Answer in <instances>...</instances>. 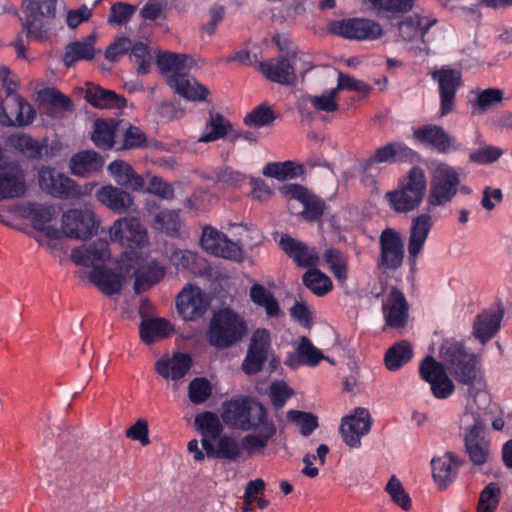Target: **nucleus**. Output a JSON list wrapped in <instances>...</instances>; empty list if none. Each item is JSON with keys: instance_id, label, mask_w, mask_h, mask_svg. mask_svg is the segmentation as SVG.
I'll use <instances>...</instances> for the list:
<instances>
[{"instance_id": "nucleus-53", "label": "nucleus", "mask_w": 512, "mask_h": 512, "mask_svg": "<svg viewBox=\"0 0 512 512\" xmlns=\"http://www.w3.org/2000/svg\"><path fill=\"white\" fill-rule=\"evenodd\" d=\"M384 491L396 506L404 511L411 509L412 500L398 477L395 475L390 476Z\"/></svg>"}, {"instance_id": "nucleus-60", "label": "nucleus", "mask_w": 512, "mask_h": 512, "mask_svg": "<svg viewBox=\"0 0 512 512\" xmlns=\"http://www.w3.org/2000/svg\"><path fill=\"white\" fill-rule=\"evenodd\" d=\"M212 384L203 377L193 379L188 385V397L194 404H202L212 395Z\"/></svg>"}, {"instance_id": "nucleus-59", "label": "nucleus", "mask_w": 512, "mask_h": 512, "mask_svg": "<svg viewBox=\"0 0 512 512\" xmlns=\"http://www.w3.org/2000/svg\"><path fill=\"white\" fill-rule=\"evenodd\" d=\"M324 261L329 265L333 275L340 281L345 282L348 277L346 257L338 250L328 249L325 251Z\"/></svg>"}, {"instance_id": "nucleus-14", "label": "nucleus", "mask_w": 512, "mask_h": 512, "mask_svg": "<svg viewBox=\"0 0 512 512\" xmlns=\"http://www.w3.org/2000/svg\"><path fill=\"white\" fill-rule=\"evenodd\" d=\"M412 138L417 143L431 147L439 153H450L462 150V144L445 131L441 126L426 124L415 127Z\"/></svg>"}, {"instance_id": "nucleus-10", "label": "nucleus", "mask_w": 512, "mask_h": 512, "mask_svg": "<svg viewBox=\"0 0 512 512\" xmlns=\"http://www.w3.org/2000/svg\"><path fill=\"white\" fill-rule=\"evenodd\" d=\"M112 242L126 247L132 255L136 248L148 245L149 239L146 228L135 217H122L114 221L109 229Z\"/></svg>"}, {"instance_id": "nucleus-25", "label": "nucleus", "mask_w": 512, "mask_h": 512, "mask_svg": "<svg viewBox=\"0 0 512 512\" xmlns=\"http://www.w3.org/2000/svg\"><path fill=\"white\" fill-rule=\"evenodd\" d=\"M202 447L208 457H216L229 461L237 460L241 457L243 452L247 453L249 456L258 453L249 452L243 444V438L239 441L237 438L230 435L220 436L216 445H214L211 440L205 439L202 441Z\"/></svg>"}, {"instance_id": "nucleus-19", "label": "nucleus", "mask_w": 512, "mask_h": 512, "mask_svg": "<svg viewBox=\"0 0 512 512\" xmlns=\"http://www.w3.org/2000/svg\"><path fill=\"white\" fill-rule=\"evenodd\" d=\"M300 63H303L302 57L292 54L275 61L261 62L259 69L269 80L282 85H291L295 82L296 71L300 68Z\"/></svg>"}, {"instance_id": "nucleus-23", "label": "nucleus", "mask_w": 512, "mask_h": 512, "mask_svg": "<svg viewBox=\"0 0 512 512\" xmlns=\"http://www.w3.org/2000/svg\"><path fill=\"white\" fill-rule=\"evenodd\" d=\"M380 267L385 270H396L402 265L404 245L398 232L386 229L380 236Z\"/></svg>"}, {"instance_id": "nucleus-9", "label": "nucleus", "mask_w": 512, "mask_h": 512, "mask_svg": "<svg viewBox=\"0 0 512 512\" xmlns=\"http://www.w3.org/2000/svg\"><path fill=\"white\" fill-rule=\"evenodd\" d=\"M372 417L368 409L356 407L342 417L339 433L342 441L351 449L362 446V438L369 434L372 427Z\"/></svg>"}, {"instance_id": "nucleus-35", "label": "nucleus", "mask_w": 512, "mask_h": 512, "mask_svg": "<svg viewBox=\"0 0 512 512\" xmlns=\"http://www.w3.org/2000/svg\"><path fill=\"white\" fill-rule=\"evenodd\" d=\"M97 34L91 33L82 40H76L66 45L63 62L67 67L74 65L80 60H92L98 50L95 47Z\"/></svg>"}, {"instance_id": "nucleus-11", "label": "nucleus", "mask_w": 512, "mask_h": 512, "mask_svg": "<svg viewBox=\"0 0 512 512\" xmlns=\"http://www.w3.org/2000/svg\"><path fill=\"white\" fill-rule=\"evenodd\" d=\"M57 0H24L25 29L30 37L43 38L54 17Z\"/></svg>"}, {"instance_id": "nucleus-62", "label": "nucleus", "mask_w": 512, "mask_h": 512, "mask_svg": "<svg viewBox=\"0 0 512 512\" xmlns=\"http://www.w3.org/2000/svg\"><path fill=\"white\" fill-rule=\"evenodd\" d=\"M500 488L496 483H489L480 493L478 512H495L499 504Z\"/></svg>"}, {"instance_id": "nucleus-40", "label": "nucleus", "mask_w": 512, "mask_h": 512, "mask_svg": "<svg viewBox=\"0 0 512 512\" xmlns=\"http://www.w3.org/2000/svg\"><path fill=\"white\" fill-rule=\"evenodd\" d=\"M465 431V444L469 458L474 465H482L489 458V444L481 436L482 428L463 429Z\"/></svg>"}, {"instance_id": "nucleus-41", "label": "nucleus", "mask_w": 512, "mask_h": 512, "mask_svg": "<svg viewBox=\"0 0 512 512\" xmlns=\"http://www.w3.org/2000/svg\"><path fill=\"white\" fill-rule=\"evenodd\" d=\"M12 100L16 105V111L11 112V116L6 113L0 100V124L4 126H25L30 124L35 117V111L32 106L19 95H14Z\"/></svg>"}, {"instance_id": "nucleus-2", "label": "nucleus", "mask_w": 512, "mask_h": 512, "mask_svg": "<svg viewBox=\"0 0 512 512\" xmlns=\"http://www.w3.org/2000/svg\"><path fill=\"white\" fill-rule=\"evenodd\" d=\"M221 419L228 427L250 431L243 437L249 452H263L277 432L276 424L267 408L248 396H234L221 405Z\"/></svg>"}, {"instance_id": "nucleus-56", "label": "nucleus", "mask_w": 512, "mask_h": 512, "mask_svg": "<svg viewBox=\"0 0 512 512\" xmlns=\"http://www.w3.org/2000/svg\"><path fill=\"white\" fill-rule=\"evenodd\" d=\"M302 281L317 296H323L332 289L330 278L318 269H310L305 272Z\"/></svg>"}, {"instance_id": "nucleus-64", "label": "nucleus", "mask_w": 512, "mask_h": 512, "mask_svg": "<svg viewBox=\"0 0 512 512\" xmlns=\"http://www.w3.org/2000/svg\"><path fill=\"white\" fill-rule=\"evenodd\" d=\"M263 174L279 180L294 178L297 175V167L293 162H273L263 168Z\"/></svg>"}, {"instance_id": "nucleus-51", "label": "nucleus", "mask_w": 512, "mask_h": 512, "mask_svg": "<svg viewBox=\"0 0 512 512\" xmlns=\"http://www.w3.org/2000/svg\"><path fill=\"white\" fill-rule=\"evenodd\" d=\"M338 89L336 87L322 91L320 94L306 95L305 101L309 103L317 112H336L339 108L337 97Z\"/></svg>"}, {"instance_id": "nucleus-58", "label": "nucleus", "mask_w": 512, "mask_h": 512, "mask_svg": "<svg viewBox=\"0 0 512 512\" xmlns=\"http://www.w3.org/2000/svg\"><path fill=\"white\" fill-rule=\"evenodd\" d=\"M287 418L295 425L302 436H309L318 427V418L309 412L289 410Z\"/></svg>"}, {"instance_id": "nucleus-5", "label": "nucleus", "mask_w": 512, "mask_h": 512, "mask_svg": "<svg viewBox=\"0 0 512 512\" xmlns=\"http://www.w3.org/2000/svg\"><path fill=\"white\" fill-rule=\"evenodd\" d=\"M426 188L424 171L420 167H412L401 179L398 188L386 193V199L395 211L407 213L421 204Z\"/></svg>"}, {"instance_id": "nucleus-3", "label": "nucleus", "mask_w": 512, "mask_h": 512, "mask_svg": "<svg viewBox=\"0 0 512 512\" xmlns=\"http://www.w3.org/2000/svg\"><path fill=\"white\" fill-rule=\"evenodd\" d=\"M430 183L426 203L429 209L447 207L459 192L462 178L458 168L434 160L429 167Z\"/></svg>"}, {"instance_id": "nucleus-63", "label": "nucleus", "mask_w": 512, "mask_h": 512, "mask_svg": "<svg viewBox=\"0 0 512 512\" xmlns=\"http://www.w3.org/2000/svg\"><path fill=\"white\" fill-rule=\"evenodd\" d=\"M130 56L135 60L139 61L137 71L141 74H146L152 64L153 55L151 49L144 42L138 41L133 45L131 44Z\"/></svg>"}, {"instance_id": "nucleus-13", "label": "nucleus", "mask_w": 512, "mask_h": 512, "mask_svg": "<svg viewBox=\"0 0 512 512\" xmlns=\"http://www.w3.org/2000/svg\"><path fill=\"white\" fill-rule=\"evenodd\" d=\"M26 192V181L19 165L6 158L0 148V201L22 197Z\"/></svg>"}, {"instance_id": "nucleus-46", "label": "nucleus", "mask_w": 512, "mask_h": 512, "mask_svg": "<svg viewBox=\"0 0 512 512\" xmlns=\"http://www.w3.org/2000/svg\"><path fill=\"white\" fill-rule=\"evenodd\" d=\"M39 184L43 190L51 194L65 197L70 184V178L56 170L43 167L39 171Z\"/></svg>"}, {"instance_id": "nucleus-57", "label": "nucleus", "mask_w": 512, "mask_h": 512, "mask_svg": "<svg viewBox=\"0 0 512 512\" xmlns=\"http://www.w3.org/2000/svg\"><path fill=\"white\" fill-rule=\"evenodd\" d=\"M152 227L168 235H175L181 227V219L175 211H160L155 215Z\"/></svg>"}, {"instance_id": "nucleus-21", "label": "nucleus", "mask_w": 512, "mask_h": 512, "mask_svg": "<svg viewBox=\"0 0 512 512\" xmlns=\"http://www.w3.org/2000/svg\"><path fill=\"white\" fill-rule=\"evenodd\" d=\"M177 311L184 320H196L204 315L209 305L205 293L198 287L188 285L177 297Z\"/></svg>"}, {"instance_id": "nucleus-47", "label": "nucleus", "mask_w": 512, "mask_h": 512, "mask_svg": "<svg viewBox=\"0 0 512 512\" xmlns=\"http://www.w3.org/2000/svg\"><path fill=\"white\" fill-rule=\"evenodd\" d=\"M501 316L498 312L484 311L476 317L473 325V333L482 343L491 339L498 331Z\"/></svg>"}, {"instance_id": "nucleus-52", "label": "nucleus", "mask_w": 512, "mask_h": 512, "mask_svg": "<svg viewBox=\"0 0 512 512\" xmlns=\"http://www.w3.org/2000/svg\"><path fill=\"white\" fill-rule=\"evenodd\" d=\"M412 358V347L406 341H401L390 347L385 354L386 367L395 371Z\"/></svg>"}, {"instance_id": "nucleus-32", "label": "nucleus", "mask_w": 512, "mask_h": 512, "mask_svg": "<svg viewBox=\"0 0 512 512\" xmlns=\"http://www.w3.org/2000/svg\"><path fill=\"white\" fill-rule=\"evenodd\" d=\"M107 172L114 182L121 187L137 192L145 188L144 178L136 173L133 167L124 160L117 159L109 163Z\"/></svg>"}, {"instance_id": "nucleus-26", "label": "nucleus", "mask_w": 512, "mask_h": 512, "mask_svg": "<svg viewBox=\"0 0 512 512\" xmlns=\"http://www.w3.org/2000/svg\"><path fill=\"white\" fill-rule=\"evenodd\" d=\"M430 466L432 479L439 489H446L457 477L459 463L451 452L434 455Z\"/></svg>"}, {"instance_id": "nucleus-50", "label": "nucleus", "mask_w": 512, "mask_h": 512, "mask_svg": "<svg viewBox=\"0 0 512 512\" xmlns=\"http://www.w3.org/2000/svg\"><path fill=\"white\" fill-rule=\"evenodd\" d=\"M194 425L202 435L201 442L217 438L223 430L218 416L209 411L198 414L194 419Z\"/></svg>"}, {"instance_id": "nucleus-31", "label": "nucleus", "mask_w": 512, "mask_h": 512, "mask_svg": "<svg viewBox=\"0 0 512 512\" xmlns=\"http://www.w3.org/2000/svg\"><path fill=\"white\" fill-rule=\"evenodd\" d=\"M288 201H298L303 208L299 213L307 220H314L322 213V204L307 189L297 184H286L280 189Z\"/></svg>"}, {"instance_id": "nucleus-61", "label": "nucleus", "mask_w": 512, "mask_h": 512, "mask_svg": "<svg viewBox=\"0 0 512 512\" xmlns=\"http://www.w3.org/2000/svg\"><path fill=\"white\" fill-rule=\"evenodd\" d=\"M374 7L393 17L412 10L414 0H368Z\"/></svg>"}, {"instance_id": "nucleus-24", "label": "nucleus", "mask_w": 512, "mask_h": 512, "mask_svg": "<svg viewBox=\"0 0 512 512\" xmlns=\"http://www.w3.org/2000/svg\"><path fill=\"white\" fill-rule=\"evenodd\" d=\"M156 65L167 85L189 72L193 61L185 54L159 51L155 54Z\"/></svg>"}, {"instance_id": "nucleus-16", "label": "nucleus", "mask_w": 512, "mask_h": 512, "mask_svg": "<svg viewBox=\"0 0 512 512\" xmlns=\"http://www.w3.org/2000/svg\"><path fill=\"white\" fill-rule=\"evenodd\" d=\"M97 225L90 209H70L62 215V232L71 238L85 240L96 232Z\"/></svg>"}, {"instance_id": "nucleus-48", "label": "nucleus", "mask_w": 512, "mask_h": 512, "mask_svg": "<svg viewBox=\"0 0 512 512\" xmlns=\"http://www.w3.org/2000/svg\"><path fill=\"white\" fill-rule=\"evenodd\" d=\"M231 129L230 123L220 114L210 113L197 143H209L224 138Z\"/></svg>"}, {"instance_id": "nucleus-42", "label": "nucleus", "mask_w": 512, "mask_h": 512, "mask_svg": "<svg viewBox=\"0 0 512 512\" xmlns=\"http://www.w3.org/2000/svg\"><path fill=\"white\" fill-rule=\"evenodd\" d=\"M250 300L263 309L268 318H279L283 312L274 294L261 284L255 283L249 290Z\"/></svg>"}, {"instance_id": "nucleus-29", "label": "nucleus", "mask_w": 512, "mask_h": 512, "mask_svg": "<svg viewBox=\"0 0 512 512\" xmlns=\"http://www.w3.org/2000/svg\"><path fill=\"white\" fill-rule=\"evenodd\" d=\"M96 199L115 213L123 214L134 210V198L125 190L111 184L104 185L95 193Z\"/></svg>"}, {"instance_id": "nucleus-18", "label": "nucleus", "mask_w": 512, "mask_h": 512, "mask_svg": "<svg viewBox=\"0 0 512 512\" xmlns=\"http://www.w3.org/2000/svg\"><path fill=\"white\" fill-rule=\"evenodd\" d=\"M431 26L429 20L419 16L411 15L398 23L397 36L408 45V48L417 53L428 51V45L424 36Z\"/></svg>"}, {"instance_id": "nucleus-44", "label": "nucleus", "mask_w": 512, "mask_h": 512, "mask_svg": "<svg viewBox=\"0 0 512 512\" xmlns=\"http://www.w3.org/2000/svg\"><path fill=\"white\" fill-rule=\"evenodd\" d=\"M85 99L96 108H117L125 105V99L111 90H104L99 86L88 83L85 90Z\"/></svg>"}, {"instance_id": "nucleus-7", "label": "nucleus", "mask_w": 512, "mask_h": 512, "mask_svg": "<svg viewBox=\"0 0 512 512\" xmlns=\"http://www.w3.org/2000/svg\"><path fill=\"white\" fill-rule=\"evenodd\" d=\"M236 228L240 230V238L237 242H233L221 231L212 226H205L200 240L201 247L211 255L230 260H240L242 258L240 246H249L250 243L247 239L248 231L242 226Z\"/></svg>"}, {"instance_id": "nucleus-49", "label": "nucleus", "mask_w": 512, "mask_h": 512, "mask_svg": "<svg viewBox=\"0 0 512 512\" xmlns=\"http://www.w3.org/2000/svg\"><path fill=\"white\" fill-rule=\"evenodd\" d=\"M116 150H128L144 145L146 138L143 132L131 124L120 121Z\"/></svg>"}, {"instance_id": "nucleus-4", "label": "nucleus", "mask_w": 512, "mask_h": 512, "mask_svg": "<svg viewBox=\"0 0 512 512\" xmlns=\"http://www.w3.org/2000/svg\"><path fill=\"white\" fill-rule=\"evenodd\" d=\"M247 333L245 319L230 308L214 312L206 333L210 345L225 349L242 340Z\"/></svg>"}, {"instance_id": "nucleus-1", "label": "nucleus", "mask_w": 512, "mask_h": 512, "mask_svg": "<svg viewBox=\"0 0 512 512\" xmlns=\"http://www.w3.org/2000/svg\"><path fill=\"white\" fill-rule=\"evenodd\" d=\"M439 359L437 361L432 356L425 357L419 370L422 379L429 383L433 396L446 399L455 390L447 372L460 382H470L475 377V356L465 351L461 343L446 340L440 347Z\"/></svg>"}, {"instance_id": "nucleus-54", "label": "nucleus", "mask_w": 512, "mask_h": 512, "mask_svg": "<svg viewBox=\"0 0 512 512\" xmlns=\"http://www.w3.org/2000/svg\"><path fill=\"white\" fill-rule=\"evenodd\" d=\"M413 154V150L402 143H390L377 149L371 159L378 164H382L406 158Z\"/></svg>"}, {"instance_id": "nucleus-30", "label": "nucleus", "mask_w": 512, "mask_h": 512, "mask_svg": "<svg viewBox=\"0 0 512 512\" xmlns=\"http://www.w3.org/2000/svg\"><path fill=\"white\" fill-rule=\"evenodd\" d=\"M91 282L105 295L119 293L128 278L125 269H120L118 262L117 272L102 266H95L89 276Z\"/></svg>"}, {"instance_id": "nucleus-12", "label": "nucleus", "mask_w": 512, "mask_h": 512, "mask_svg": "<svg viewBox=\"0 0 512 512\" xmlns=\"http://www.w3.org/2000/svg\"><path fill=\"white\" fill-rule=\"evenodd\" d=\"M431 76L438 84L440 116H445L455 107L456 92L462 86L461 72L449 66H443L433 70Z\"/></svg>"}, {"instance_id": "nucleus-55", "label": "nucleus", "mask_w": 512, "mask_h": 512, "mask_svg": "<svg viewBox=\"0 0 512 512\" xmlns=\"http://www.w3.org/2000/svg\"><path fill=\"white\" fill-rule=\"evenodd\" d=\"M330 449L326 444H320L316 453L307 452L304 454L302 462V474L309 478H316L319 475L318 466H323Z\"/></svg>"}, {"instance_id": "nucleus-20", "label": "nucleus", "mask_w": 512, "mask_h": 512, "mask_svg": "<svg viewBox=\"0 0 512 512\" xmlns=\"http://www.w3.org/2000/svg\"><path fill=\"white\" fill-rule=\"evenodd\" d=\"M491 406V397L485 390L471 392L464 414L461 416L462 429L483 428Z\"/></svg>"}, {"instance_id": "nucleus-33", "label": "nucleus", "mask_w": 512, "mask_h": 512, "mask_svg": "<svg viewBox=\"0 0 512 512\" xmlns=\"http://www.w3.org/2000/svg\"><path fill=\"white\" fill-rule=\"evenodd\" d=\"M190 367V357L182 353L166 354L155 363V370L161 377L175 382L183 378Z\"/></svg>"}, {"instance_id": "nucleus-37", "label": "nucleus", "mask_w": 512, "mask_h": 512, "mask_svg": "<svg viewBox=\"0 0 512 512\" xmlns=\"http://www.w3.org/2000/svg\"><path fill=\"white\" fill-rule=\"evenodd\" d=\"M110 257L108 244L105 241H97L88 246H82L72 251V260L82 266H101Z\"/></svg>"}, {"instance_id": "nucleus-27", "label": "nucleus", "mask_w": 512, "mask_h": 512, "mask_svg": "<svg viewBox=\"0 0 512 512\" xmlns=\"http://www.w3.org/2000/svg\"><path fill=\"white\" fill-rule=\"evenodd\" d=\"M471 93L473 98L469 100V105L473 116L484 115L509 100L504 90L498 87L477 88Z\"/></svg>"}, {"instance_id": "nucleus-39", "label": "nucleus", "mask_w": 512, "mask_h": 512, "mask_svg": "<svg viewBox=\"0 0 512 512\" xmlns=\"http://www.w3.org/2000/svg\"><path fill=\"white\" fill-rule=\"evenodd\" d=\"M169 88L188 101H204L209 93L207 87L199 83L189 72L170 83Z\"/></svg>"}, {"instance_id": "nucleus-38", "label": "nucleus", "mask_w": 512, "mask_h": 512, "mask_svg": "<svg viewBox=\"0 0 512 512\" xmlns=\"http://www.w3.org/2000/svg\"><path fill=\"white\" fill-rule=\"evenodd\" d=\"M322 359H325L322 352L309 339L302 337L296 344L295 354H290L285 364L296 369L300 365L316 366Z\"/></svg>"}, {"instance_id": "nucleus-36", "label": "nucleus", "mask_w": 512, "mask_h": 512, "mask_svg": "<svg viewBox=\"0 0 512 512\" xmlns=\"http://www.w3.org/2000/svg\"><path fill=\"white\" fill-rule=\"evenodd\" d=\"M120 121L96 119L92 125L91 140L101 149L116 150Z\"/></svg>"}, {"instance_id": "nucleus-6", "label": "nucleus", "mask_w": 512, "mask_h": 512, "mask_svg": "<svg viewBox=\"0 0 512 512\" xmlns=\"http://www.w3.org/2000/svg\"><path fill=\"white\" fill-rule=\"evenodd\" d=\"M120 269H125L128 278H134V290L140 293L164 276V269L153 259L141 254L124 252L120 258Z\"/></svg>"}, {"instance_id": "nucleus-45", "label": "nucleus", "mask_w": 512, "mask_h": 512, "mask_svg": "<svg viewBox=\"0 0 512 512\" xmlns=\"http://www.w3.org/2000/svg\"><path fill=\"white\" fill-rule=\"evenodd\" d=\"M173 332V325L164 318L145 319L140 324V337L146 344L160 341Z\"/></svg>"}, {"instance_id": "nucleus-8", "label": "nucleus", "mask_w": 512, "mask_h": 512, "mask_svg": "<svg viewBox=\"0 0 512 512\" xmlns=\"http://www.w3.org/2000/svg\"><path fill=\"white\" fill-rule=\"evenodd\" d=\"M327 31L347 40H377L383 37L384 29L378 22L365 17H349L331 21Z\"/></svg>"}, {"instance_id": "nucleus-43", "label": "nucleus", "mask_w": 512, "mask_h": 512, "mask_svg": "<svg viewBox=\"0 0 512 512\" xmlns=\"http://www.w3.org/2000/svg\"><path fill=\"white\" fill-rule=\"evenodd\" d=\"M103 166L102 158L91 150L76 153L70 159V170L72 174L80 177H88L100 171Z\"/></svg>"}, {"instance_id": "nucleus-15", "label": "nucleus", "mask_w": 512, "mask_h": 512, "mask_svg": "<svg viewBox=\"0 0 512 512\" xmlns=\"http://www.w3.org/2000/svg\"><path fill=\"white\" fill-rule=\"evenodd\" d=\"M23 216L30 220L33 226L40 231L41 234L37 237L39 244L51 249V241L44 238L57 239L59 237L58 229L50 225V222L56 216L55 209L52 206L29 203L23 207Z\"/></svg>"}, {"instance_id": "nucleus-34", "label": "nucleus", "mask_w": 512, "mask_h": 512, "mask_svg": "<svg viewBox=\"0 0 512 512\" xmlns=\"http://www.w3.org/2000/svg\"><path fill=\"white\" fill-rule=\"evenodd\" d=\"M281 249L288 254L299 266L314 267L318 264L320 258L314 248H310L304 243L288 236L282 235L279 240Z\"/></svg>"}, {"instance_id": "nucleus-28", "label": "nucleus", "mask_w": 512, "mask_h": 512, "mask_svg": "<svg viewBox=\"0 0 512 512\" xmlns=\"http://www.w3.org/2000/svg\"><path fill=\"white\" fill-rule=\"evenodd\" d=\"M433 225L432 216L422 213L412 219L408 239V260L415 265Z\"/></svg>"}, {"instance_id": "nucleus-22", "label": "nucleus", "mask_w": 512, "mask_h": 512, "mask_svg": "<svg viewBox=\"0 0 512 512\" xmlns=\"http://www.w3.org/2000/svg\"><path fill=\"white\" fill-rule=\"evenodd\" d=\"M382 314L385 323L390 328H403L409 318V305L404 294L396 288H391L382 303Z\"/></svg>"}, {"instance_id": "nucleus-17", "label": "nucleus", "mask_w": 512, "mask_h": 512, "mask_svg": "<svg viewBox=\"0 0 512 512\" xmlns=\"http://www.w3.org/2000/svg\"><path fill=\"white\" fill-rule=\"evenodd\" d=\"M271 347V333L266 328L256 329L250 338V343L242 369L246 374H255L262 368Z\"/></svg>"}]
</instances>
